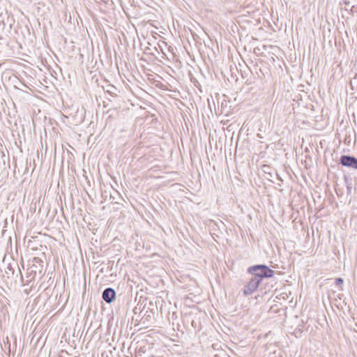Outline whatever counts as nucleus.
Returning <instances> with one entry per match:
<instances>
[{"instance_id": "nucleus-1", "label": "nucleus", "mask_w": 357, "mask_h": 357, "mask_svg": "<svg viewBox=\"0 0 357 357\" xmlns=\"http://www.w3.org/2000/svg\"><path fill=\"white\" fill-rule=\"evenodd\" d=\"M248 273L253 275L261 282L264 278H272L274 271L265 264H256L248 268Z\"/></svg>"}, {"instance_id": "nucleus-2", "label": "nucleus", "mask_w": 357, "mask_h": 357, "mask_svg": "<svg viewBox=\"0 0 357 357\" xmlns=\"http://www.w3.org/2000/svg\"><path fill=\"white\" fill-rule=\"evenodd\" d=\"M339 164L348 168L357 169V158L353 155H342L339 160Z\"/></svg>"}, {"instance_id": "nucleus-3", "label": "nucleus", "mask_w": 357, "mask_h": 357, "mask_svg": "<svg viewBox=\"0 0 357 357\" xmlns=\"http://www.w3.org/2000/svg\"><path fill=\"white\" fill-rule=\"evenodd\" d=\"M261 282L255 278L253 275L250 279L249 282L247 285L245 286L243 289V294L245 296H248L252 294L254 291H255L259 287Z\"/></svg>"}, {"instance_id": "nucleus-4", "label": "nucleus", "mask_w": 357, "mask_h": 357, "mask_svg": "<svg viewBox=\"0 0 357 357\" xmlns=\"http://www.w3.org/2000/svg\"><path fill=\"white\" fill-rule=\"evenodd\" d=\"M116 291L112 287H107L102 293V298L108 304L112 303L116 299Z\"/></svg>"}, {"instance_id": "nucleus-5", "label": "nucleus", "mask_w": 357, "mask_h": 357, "mask_svg": "<svg viewBox=\"0 0 357 357\" xmlns=\"http://www.w3.org/2000/svg\"><path fill=\"white\" fill-rule=\"evenodd\" d=\"M149 305L150 307H148L147 310H145L144 311V313H142L143 316L142 317V321H143L144 324H145L146 322H150L154 314V312L153 311V309L151 308V307L154 306L153 303L152 302H150Z\"/></svg>"}, {"instance_id": "nucleus-6", "label": "nucleus", "mask_w": 357, "mask_h": 357, "mask_svg": "<svg viewBox=\"0 0 357 357\" xmlns=\"http://www.w3.org/2000/svg\"><path fill=\"white\" fill-rule=\"evenodd\" d=\"M103 89L108 94L112 96V98H114V100H121V98L116 93L118 89L116 86L112 84H107L106 86H104Z\"/></svg>"}, {"instance_id": "nucleus-7", "label": "nucleus", "mask_w": 357, "mask_h": 357, "mask_svg": "<svg viewBox=\"0 0 357 357\" xmlns=\"http://www.w3.org/2000/svg\"><path fill=\"white\" fill-rule=\"evenodd\" d=\"M142 304H138L136 307H135V308L133 309V312L135 314H137L138 312L139 313V314H142V313H144V311L145 310V307H146V305H144L143 307L142 306Z\"/></svg>"}, {"instance_id": "nucleus-8", "label": "nucleus", "mask_w": 357, "mask_h": 357, "mask_svg": "<svg viewBox=\"0 0 357 357\" xmlns=\"http://www.w3.org/2000/svg\"><path fill=\"white\" fill-rule=\"evenodd\" d=\"M344 282V280L342 278H335V284L337 285V286H340L341 284H342Z\"/></svg>"}, {"instance_id": "nucleus-9", "label": "nucleus", "mask_w": 357, "mask_h": 357, "mask_svg": "<svg viewBox=\"0 0 357 357\" xmlns=\"http://www.w3.org/2000/svg\"><path fill=\"white\" fill-rule=\"evenodd\" d=\"M344 4H345V9L348 10L349 8L350 7V2L349 1H345Z\"/></svg>"}, {"instance_id": "nucleus-10", "label": "nucleus", "mask_w": 357, "mask_h": 357, "mask_svg": "<svg viewBox=\"0 0 357 357\" xmlns=\"http://www.w3.org/2000/svg\"><path fill=\"white\" fill-rule=\"evenodd\" d=\"M354 6H351L350 7V10H351V11L352 13H353V12H354Z\"/></svg>"}, {"instance_id": "nucleus-11", "label": "nucleus", "mask_w": 357, "mask_h": 357, "mask_svg": "<svg viewBox=\"0 0 357 357\" xmlns=\"http://www.w3.org/2000/svg\"><path fill=\"white\" fill-rule=\"evenodd\" d=\"M277 176L281 180L280 177L279 176V174H277Z\"/></svg>"}]
</instances>
